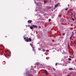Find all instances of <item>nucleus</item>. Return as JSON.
Wrapping results in <instances>:
<instances>
[{
    "label": "nucleus",
    "mask_w": 76,
    "mask_h": 76,
    "mask_svg": "<svg viewBox=\"0 0 76 76\" xmlns=\"http://www.w3.org/2000/svg\"><path fill=\"white\" fill-rule=\"evenodd\" d=\"M26 42H31L32 41V39L31 38H29L28 39V38H27L26 39Z\"/></svg>",
    "instance_id": "nucleus-1"
},
{
    "label": "nucleus",
    "mask_w": 76,
    "mask_h": 76,
    "mask_svg": "<svg viewBox=\"0 0 76 76\" xmlns=\"http://www.w3.org/2000/svg\"><path fill=\"white\" fill-rule=\"evenodd\" d=\"M7 56L10 57V56H11V52L10 51L8 53H7Z\"/></svg>",
    "instance_id": "nucleus-2"
},
{
    "label": "nucleus",
    "mask_w": 76,
    "mask_h": 76,
    "mask_svg": "<svg viewBox=\"0 0 76 76\" xmlns=\"http://www.w3.org/2000/svg\"><path fill=\"white\" fill-rule=\"evenodd\" d=\"M59 4V3H58L57 4L55 5V7L54 8V10H55V9H56V7H57L58 6Z\"/></svg>",
    "instance_id": "nucleus-3"
},
{
    "label": "nucleus",
    "mask_w": 76,
    "mask_h": 76,
    "mask_svg": "<svg viewBox=\"0 0 76 76\" xmlns=\"http://www.w3.org/2000/svg\"><path fill=\"white\" fill-rule=\"evenodd\" d=\"M32 20H28V23H32Z\"/></svg>",
    "instance_id": "nucleus-4"
},
{
    "label": "nucleus",
    "mask_w": 76,
    "mask_h": 76,
    "mask_svg": "<svg viewBox=\"0 0 76 76\" xmlns=\"http://www.w3.org/2000/svg\"><path fill=\"white\" fill-rule=\"evenodd\" d=\"M68 70H73V68H70L68 69Z\"/></svg>",
    "instance_id": "nucleus-5"
},
{
    "label": "nucleus",
    "mask_w": 76,
    "mask_h": 76,
    "mask_svg": "<svg viewBox=\"0 0 76 76\" xmlns=\"http://www.w3.org/2000/svg\"><path fill=\"white\" fill-rule=\"evenodd\" d=\"M32 26L33 27H34V28H37V26H35V25H33Z\"/></svg>",
    "instance_id": "nucleus-6"
},
{
    "label": "nucleus",
    "mask_w": 76,
    "mask_h": 76,
    "mask_svg": "<svg viewBox=\"0 0 76 76\" xmlns=\"http://www.w3.org/2000/svg\"><path fill=\"white\" fill-rule=\"evenodd\" d=\"M27 76H29V72H28L27 73H26Z\"/></svg>",
    "instance_id": "nucleus-7"
},
{
    "label": "nucleus",
    "mask_w": 76,
    "mask_h": 76,
    "mask_svg": "<svg viewBox=\"0 0 76 76\" xmlns=\"http://www.w3.org/2000/svg\"><path fill=\"white\" fill-rule=\"evenodd\" d=\"M30 29H33L34 28H33V27L31 26L30 27Z\"/></svg>",
    "instance_id": "nucleus-8"
},
{
    "label": "nucleus",
    "mask_w": 76,
    "mask_h": 76,
    "mask_svg": "<svg viewBox=\"0 0 76 76\" xmlns=\"http://www.w3.org/2000/svg\"><path fill=\"white\" fill-rule=\"evenodd\" d=\"M45 74H47L48 73V72L47 71H45Z\"/></svg>",
    "instance_id": "nucleus-9"
},
{
    "label": "nucleus",
    "mask_w": 76,
    "mask_h": 76,
    "mask_svg": "<svg viewBox=\"0 0 76 76\" xmlns=\"http://www.w3.org/2000/svg\"><path fill=\"white\" fill-rule=\"evenodd\" d=\"M69 60V61H71V60H72V59L70 58H69L68 59Z\"/></svg>",
    "instance_id": "nucleus-10"
},
{
    "label": "nucleus",
    "mask_w": 76,
    "mask_h": 76,
    "mask_svg": "<svg viewBox=\"0 0 76 76\" xmlns=\"http://www.w3.org/2000/svg\"><path fill=\"white\" fill-rule=\"evenodd\" d=\"M73 33H74V32H72V36H71L72 37V36H73V35H74V34H73Z\"/></svg>",
    "instance_id": "nucleus-11"
},
{
    "label": "nucleus",
    "mask_w": 76,
    "mask_h": 76,
    "mask_svg": "<svg viewBox=\"0 0 76 76\" xmlns=\"http://www.w3.org/2000/svg\"><path fill=\"white\" fill-rule=\"evenodd\" d=\"M68 9H69L66 8L65 9V10H66V11H67V10H68Z\"/></svg>",
    "instance_id": "nucleus-12"
},
{
    "label": "nucleus",
    "mask_w": 76,
    "mask_h": 76,
    "mask_svg": "<svg viewBox=\"0 0 76 76\" xmlns=\"http://www.w3.org/2000/svg\"><path fill=\"white\" fill-rule=\"evenodd\" d=\"M42 51H43L44 52L45 51V49H42Z\"/></svg>",
    "instance_id": "nucleus-13"
},
{
    "label": "nucleus",
    "mask_w": 76,
    "mask_h": 76,
    "mask_svg": "<svg viewBox=\"0 0 76 76\" xmlns=\"http://www.w3.org/2000/svg\"><path fill=\"white\" fill-rule=\"evenodd\" d=\"M51 19H49V22H50V21H51Z\"/></svg>",
    "instance_id": "nucleus-14"
},
{
    "label": "nucleus",
    "mask_w": 76,
    "mask_h": 76,
    "mask_svg": "<svg viewBox=\"0 0 76 76\" xmlns=\"http://www.w3.org/2000/svg\"><path fill=\"white\" fill-rule=\"evenodd\" d=\"M71 16H72V15H73V14H72V13L71 12Z\"/></svg>",
    "instance_id": "nucleus-15"
},
{
    "label": "nucleus",
    "mask_w": 76,
    "mask_h": 76,
    "mask_svg": "<svg viewBox=\"0 0 76 76\" xmlns=\"http://www.w3.org/2000/svg\"><path fill=\"white\" fill-rule=\"evenodd\" d=\"M44 2L45 3H47V1H44Z\"/></svg>",
    "instance_id": "nucleus-16"
},
{
    "label": "nucleus",
    "mask_w": 76,
    "mask_h": 76,
    "mask_svg": "<svg viewBox=\"0 0 76 76\" xmlns=\"http://www.w3.org/2000/svg\"><path fill=\"white\" fill-rule=\"evenodd\" d=\"M53 70H56L55 69H54V68H53Z\"/></svg>",
    "instance_id": "nucleus-17"
},
{
    "label": "nucleus",
    "mask_w": 76,
    "mask_h": 76,
    "mask_svg": "<svg viewBox=\"0 0 76 76\" xmlns=\"http://www.w3.org/2000/svg\"><path fill=\"white\" fill-rule=\"evenodd\" d=\"M65 35V34H64V33H63V35Z\"/></svg>",
    "instance_id": "nucleus-18"
},
{
    "label": "nucleus",
    "mask_w": 76,
    "mask_h": 76,
    "mask_svg": "<svg viewBox=\"0 0 76 76\" xmlns=\"http://www.w3.org/2000/svg\"><path fill=\"white\" fill-rule=\"evenodd\" d=\"M72 19L73 21H74V19H73V18H72Z\"/></svg>",
    "instance_id": "nucleus-19"
},
{
    "label": "nucleus",
    "mask_w": 76,
    "mask_h": 76,
    "mask_svg": "<svg viewBox=\"0 0 76 76\" xmlns=\"http://www.w3.org/2000/svg\"><path fill=\"white\" fill-rule=\"evenodd\" d=\"M39 28H41V26H39Z\"/></svg>",
    "instance_id": "nucleus-20"
},
{
    "label": "nucleus",
    "mask_w": 76,
    "mask_h": 76,
    "mask_svg": "<svg viewBox=\"0 0 76 76\" xmlns=\"http://www.w3.org/2000/svg\"><path fill=\"white\" fill-rule=\"evenodd\" d=\"M4 55L7 58V56H6V55H5V54H4Z\"/></svg>",
    "instance_id": "nucleus-21"
},
{
    "label": "nucleus",
    "mask_w": 76,
    "mask_h": 76,
    "mask_svg": "<svg viewBox=\"0 0 76 76\" xmlns=\"http://www.w3.org/2000/svg\"><path fill=\"white\" fill-rule=\"evenodd\" d=\"M72 36H71V37H70V39H71L72 38Z\"/></svg>",
    "instance_id": "nucleus-22"
},
{
    "label": "nucleus",
    "mask_w": 76,
    "mask_h": 76,
    "mask_svg": "<svg viewBox=\"0 0 76 76\" xmlns=\"http://www.w3.org/2000/svg\"><path fill=\"white\" fill-rule=\"evenodd\" d=\"M56 66H57V63H56Z\"/></svg>",
    "instance_id": "nucleus-23"
},
{
    "label": "nucleus",
    "mask_w": 76,
    "mask_h": 76,
    "mask_svg": "<svg viewBox=\"0 0 76 76\" xmlns=\"http://www.w3.org/2000/svg\"><path fill=\"white\" fill-rule=\"evenodd\" d=\"M24 39H25H25H26V37H24Z\"/></svg>",
    "instance_id": "nucleus-24"
},
{
    "label": "nucleus",
    "mask_w": 76,
    "mask_h": 76,
    "mask_svg": "<svg viewBox=\"0 0 76 76\" xmlns=\"http://www.w3.org/2000/svg\"><path fill=\"white\" fill-rule=\"evenodd\" d=\"M73 38H75V36H74L73 37Z\"/></svg>",
    "instance_id": "nucleus-25"
},
{
    "label": "nucleus",
    "mask_w": 76,
    "mask_h": 76,
    "mask_svg": "<svg viewBox=\"0 0 76 76\" xmlns=\"http://www.w3.org/2000/svg\"><path fill=\"white\" fill-rule=\"evenodd\" d=\"M74 44H75V45H76V43L75 42H74Z\"/></svg>",
    "instance_id": "nucleus-26"
},
{
    "label": "nucleus",
    "mask_w": 76,
    "mask_h": 76,
    "mask_svg": "<svg viewBox=\"0 0 76 76\" xmlns=\"http://www.w3.org/2000/svg\"><path fill=\"white\" fill-rule=\"evenodd\" d=\"M1 45H0V46H1Z\"/></svg>",
    "instance_id": "nucleus-27"
},
{
    "label": "nucleus",
    "mask_w": 76,
    "mask_h": 76,
    "mask_svg": "<svg viewBox=\"0 0 76 76\" xmlns=\"http://www.w3.org/2000/svg\"><path fill=\"white\" fill-rule=\"evenodd\" d=\"M71 74H73V73H71Z\"/></svg>",
    "instance_id": "nucleus-28"
},
{
    "label": "nucleus",
    "mask_w": 76,
    "mask_h": 76,
    "mask_svg": "<svg viewBox=\"0 0 76 76\" xmlns=\"http://www.w3.org/2000/svg\"><path fill=\"white\" fill-rule=\"evenodd\" d=\"M71 18H72V16H71Z\"/></svg>",
    "instance_id": "nucleus-29"
},
{
    "label": "nucleus",
    "mask_w": 76,
    "mask_h": 76,
    "mask_svg": "<svg viewBox=\"0 0 76 76\" xmlns=\"http://www.w3.org/2000/svg\"><path fill=\"white\" fill-rule=\"evenodd\" d=\"M5 37H7V36H5Z\"/></svg>",
    "instance_id": "nucleus-30"
},
{
    "label": "nucleus",
    "mask_w": 76,
    "mask_h": 76,
    "mask_svg": "<svg viewBox=\"0 0 76 76\" xmlns=\"http://www.w3.org/2000/svg\"><path fill=\"white\" fill-rule=\"evenodd\" d=\"M52 11H53V10H52Z\"/></svg>",
    "instance_id": "nucleus-31"
},
{
    "label": "nucleus",
    "mask_w": 76,
    "mask_h": 76,
    "mask_svg": "<svg viewBox=\"0 0 76 76\" xmlns=\"http://www.w3.org/2000/svg\"><path fill=\"white\" fill-rule=\"evenodd\" d=\"M75 61H76V60H75Z\"/></svg>",
    "instance_id": "nucleus-32"
},
{
    "label": "nucleus",
    "mask_w": 76,
    "mask_h": 76,
    "mask_svg": "<svg viewBox=\"0 0 76 76\" xmlns=\"http://www.w3.org/2000/svg\"><path fill=\"white\" fill-rule=\"evenodd\" d=\"M7 51H9V50H8Z\"/></svg>",
    "instance_id": "nucleus-33"
}]
</instances>
